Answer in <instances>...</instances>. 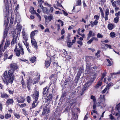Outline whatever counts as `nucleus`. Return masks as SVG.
I'll use <instances>...</instances> for the list:
<instances>
[{
  "label": "nucleus",
  "instance_id": "obj_1",
  "mask_svg": "<svg viewBox=\"0 0 120 120\" xmlns=\"http://www.w3.org/2000/svg\"><path fill=\"white\" fill-rule=\"evenodd\" d=\"M10 67V69L8 72L7 71H6L3 75L4 79L3 78H2L3 80L7 85L10 83L11 84L13 83L15 79L14 71L19 68L18 65L16 63H14L11 64Z\"/></svg>",
  "mask_w": 120,
  "mask_h": 120
},
{
  "label": "nucleus",
  "instance_id": "obj_35",
  "mask_svg": "<svg viewBox=\"0 0 120 120\" xmlns=\"http://www.w3.org/2000/svg\"><path fill=\"white\" fill-rule=\"evenodd\" d=\"M116 34L114 32H112L110 34V36L112 38H114L115 37Z\"/></svg>",
  "mask_w": 120,
  "mask_h": 120
},
{
  "label": "nucleus",
  "instance_id": "obj_14",
  "mask_svg": "<svg viewBox=\"0 0 120 120\" xmlns=\"http://www.w3.org/2000/svg\"><path fill=\"white\" fill-rule=\"evenodd\" d=\"M14 51L15 54L18 56H19L20 54V51L17 48L16 46L14 49Z\"/></svg>",
  "mask_w": 120,
  "mask_h": 120
},
{
  "label": "nucleus",
  "instance_id": "obj_63",
  "mask_svg": "<svg viewBox=\"0 0 120 120\" xmlns=\"http://www.w3.org/2000/svg\"><path fill=\"white\" fill-rule=\"evenodd\" d=\"M8 90V92L10 94H13L14 93V91L13 90H10L9 89Z\"/></svg>",
  "mask_w": 120,
  "mask_h": 120
},
{
  "label": "nucleus",
  "instance_id": "obj_23",
  "mask_svg": "<svg viewBox=\"0 0 120 120\" xmlns=\"http://www.w3.org/2000/svg\"><path fill=\"white\" fill-rule=\"evenodd\" d=\"M102 84V80H100L99 81L98 83H97V85L95 86V87L96 88H98L99 86H101Z\"/></svg>",
  "mask_w": 120,
  "mask_h": 120
},
{
  "label": "nucleus",
  "instance_id": "obj_44",
  "mask_svg": "<svg viewBox=\"0 0 120 120\" xmlns=\"http://www.w3.org/2000/svg\"><path fill=\"white\" fill-rule=\"evenodd\" d=\"M23 42L24 44L25 45L26 47L29 46V44L27 42V41H23Z\"/></svg>",
  "mask_w": 120,
  "mask_h": 120
},
{
  "label": "nucleus",
  "instance_id": "obj_24",
  "mask_svg": "<svg viewBox=\"0 0 120 120\" xmlns=\"http://www.w3.org/2000/svg\"><path fill=\"white\" fill-rule=\"evenodd\" d=\"M22 80L21 81V83L22 84V87L25 88L26 87V84L23 81V78L22 76Z\"/></svg>",
  "mask_w": 120,
  "mask_h": 120
},
{
  "label": "nucleus",
  "instance_id": "obj_56",
  "mask_svg": "<svg viewBox=\"0 0 120 120\" xmlns=\"http://www.w3.org/2000/svg\"><path fill=\"white\" fill-rule=\"evenodd\" d=\"M105 46L106 47L108 48L111 49V46L109 45H108L107 44H105Z\"/></svg>",
  "mask_w": 120,
  "mask_h": 120
},
{
  "label": "nucleus",
  "instance_id": "obj_10",
  "mask_svg": "<svg viewBox=\"0 0 120 120\" xmlns=\"http://www.w3.org/2000/svg\"><path fill=\"white\" fill-rule=\"evenodd\" d=\"M17 102L19 103H22L24 102V98L22 96L16 98Z\"/></svg>",
  "mask_w": 120,
  "mask_h": 120
},
{
  "label": "nucleus",
  "instance_id": "obj_16",
  "mask_svg": "<svg viewBox=\"0 0 120 120\" xmlns=\"http://www.w3.org/2000/svg\"><path fill=\"white\" fill-rule=\"evenodd\" d=\"M109 9H106L105 12V15L104 17L105 19V21L107 20L108 19V15L109 14Z\"/></svg>",
  "mask_w": 120,
  "mask_h": 120
},
{
  "label": "nucleus",
  "instance_id": "obj_27",
  "mask_svg": "<svg viewBox=\"0 0 120 120\" xmlns=\"http://www.w3.org/2000/svg\"><path fill=\"white\" fill-rule=\"evenodd\" d=\"M19 46L20 48V50H19L20 51V52H21V54L22 55H23L24 54V53L23 49L22 48V47L21 46V45L20 46V45H19Z\"/></svg>",
  "mask_w": 120,
  "mask_h": 120
},
{
  "label": "nucleus",
  "instance_id": "obj_21",
  "mask_svg": "<svg viewBox=\"0 0 120 120\" xmlns=\"http://www.w3.org/2000/svg\"><path fill=\"white\" fill-rule=\"evenodd\" d=\"M98 22V21L96 20H95V21L93 22L92 21H90V24H91L92 27L93 26H94L96 25L97 24Z\"/></svg>",
  "mask_w": 120,
  "mask_h": 120
},
{
  "label": "nucleus",
  "instance_id": "obj_60",
  "mask_svg": "<svg viewBox=\"0 0 120 120\" xmlns=\"http://www.w3.org/2000/svg\"><path fill=\"white\" fill-rule=\"evenodd\" d=\"M4 56L6 58H8V53L7 52H6L4 53Z\"/></svg>",
  "mask_w": 120,
  "mask_h": 120
},
{
  "label": "nucleus",
  "instance_id": "obj_40",
  "mask_svg": "<svg viewBox=\"0 0 120 120\" xmlns=\"http://www.w3.org/2000/svg\"><path fill=\"white\" fill-rule=\"evenodd\" d=\"M14 115L15 116L17 119H19L20 117V116L18 113H15L14 114Z\"/></svg>",
  "mask_w": 120,
  "mask_h": 120
},
{
  "label": "nucleus",
  "instance_id": "obj_13",
  "mask_svg": "<svg viewBox=\"0 0 120 120\" xmlns=\"http://www.w3.org/2000/svg\"><path fill=\"white\" fill-rule=\"evenodd\" d=\"M51 63V60L50 59H47L45 61V66L47 67H48L50 66V64Z\"/></svg>",
  "mask_w": 120,
  "mask_h": 120
},
{
  "label": "nucleus",
  "instance_id": "obj_50",
  "mask_svg": "<svg viewBox=\"0 0 120 120\" xmlns=\"http://www.w3.org/2000/svg\"><path fill=\"white\" fill-rule=\"evenodd\" d=\"M93 39L91 38L87 42V43L88 44H90L93 41Z\"/></svg>",
  "mask_w": 120,
  "mask_h": 120
},
{
  "label": "nucleus",
  "instance_id": "obj_3",
  "mask_svg": "<svg viewBox=\"0 0 120 120\" xmlns=\"http://www.w3.org/2000/svg\"><path fill=\"white\" fill-rule=\"evenodd\" d=\"M39 93L38 91H36L34 94H33V97L34 99V101L32 103V108H30V110L32 108H34L36 107L38 103V100L39 97Z\"/></svg>",
  "mask_w": 120,
  "mask_h": 120
},
{
  "label": "nucleus",
  "instance_id": "obj_6",
  "mask_svg": "<svg viewBox=\"0 0 120 120\" xmlns=\"http://www.w3.org/2000/svg\"><path fill=\"white\" fill-rule=\"evenodd\" d=\"M22 26L19 22L17 23V25L16 26V28L17 31V35H19L22 29Z\"/></svg>",
  "mask_w": 120,
  "mask_h": 120
},
{
  "label": "nucleus",
  "instance_id": "obj_33",
  "mask_svg": "<svg viewBox=\"0 0 120 120\" xmlns=\"http://www.w3.org/2000/svg\"><path fill=\"white\" fill-rule=\"evenodd\" d=\"M15 18L16 19H15V20L16 21H17L18 20H20V16L18 13V14L16 15Z\"/></svg>",
  "mask_w": 120,
  "mask_h": 120
},
{
  "label": "nucleus",
  "instance_id": "obj_32",
  "mask_svg": "<svg viewBox=\"0 0 120 120\" xmlns=\"http://www.w3.org/2000/svg\"><path fill=\"white\" fill-rule=\"evenodd\" d=\"M91 69H92V68H90L89 67L87 66L86 67V69L85 71L87 73H89L90 72V70H91Z\"/></svg>",
  "mask_w": 120,
  "mask_h": 120
},
{
  "label": "nucleus",
  "instance_id": "obj_41",
  "mask_svg": "<svg viewBox=\"0 0 120 120\" xmlns=\"http://www.w3.org/2000/svg\"><path fill=\"white\" fill-rule=\"evenodd\" d=\"M17 41L16 39H15V37H13L12 40L11 42V45L13 44L15 42H16Z\"/></svg>",
  "mask_w": 120,
  "mask_h": 120
},
{
  "label": "nucleus",
  "instance_id": "obj_15",
  "mask_svg": "<svg viewBox=\"0 0 120 120\" xmlns=\"http://www.w3.org/2000/svg\"><path fill=\"white\" fill-rule=\"evenodd\" d=\"M115 27V26L113 24L109 23L108 25V28L110 30L112 29Z\"/></svg>",
  "mask_w": 120,
  "mask_h": 120
},
{
  "label": "nucleus",
  "instance_id": "obj_26",
  "mask_svg": "<svg viewBox=\"0 0 120 120\" xmlns=\"http://www.w3.org/2000/svg\"><path fill=\"white\" fill-rule=\"evenodd\" d=\"M80 28L79 29V30L78 31V34L80 35H82V36L81 37H80L79 38V39L81 40V41H82V40H83V39L84 38V37L85 36V35L84 34H83L82 35L81 34H80L79 33V31H80Z\"/></svg>",
  "mask_w": 120,
  "mask_h": 120
},
{
  "label": "nucleus",
  "instance_id": "obj_25",
  "mask_svg": "<svg viewBox=\"0 0 120 120\" xmlns=\"http://www.w3.org/2000/svg\"><path fill=\"white\" fill-rule=\"evenodd\" d=\"M7 29L6 28H5V29L4 31L3 35V38L4 39H5L7 35L8 32Z\"/></svg>",
  "mask_w": 120,
  "mask_h": 120
},
{
  "label": "nucleus",
  "instance_id": "obj_36",
  "mask_svg": "<svg viewBox=\"0 0 120 120\" xmlns=\"http://www.w3.org/2000/svg\"><path fill=\"white\" fill-rule=\"evenodd\" d=\"M76 101L75 100L73 99L71 101H70L69 103L70 105L71 106L74 103H75Z\"/></svg>",
  "mask_w": 120,
  "mask_h": 120
},
{
  "label": "nucleus",
  "instance_id": "obj_43",
  "mask_svg": "<svg viewBox=\"0 0 120 120\" xmlns=\"http://www.w3.org/2000/svg\"><path fill=\"white\" fill-rule=\"evenodd\" d=\"M27 102L28 103H29L31 100V98L29 96H27Z\"/></svg>",
  "mask_w": 120,
  "mask_h": 120
},
{
  "label": "nucleus",
  "instance_id": "obj_2",
  "mask_svg": "<svg viewBox=\"0 0 120 120\" xmlns=\"http://www.w3.org/2000/svg\"><path fill=\"white\" fill-rule=\"evenodd\" d=\"M105 95H100L99 97L98 98V101L97 103V106H100L101 108L105 107L106 106V104L105 102Z\"/></svg>",
  "mask_w": 120,
  "mask_h": 120
},
{
  "label": "nucleus",
  "instance_id": "obj_29",
  "mask_svg": "<svg viewBox=\"0 0 120 120\" xmlns=\"http://www.w3.org/2000/svg\"><path fill=\"white\" fill-rule=\"evenodd\" d=\"M36 32V30H34V31H32L30 34V38H33L34 37L35 34V32Z\"/></svg>",
  "mask_w": 120,
  "mask_h": 120
},
{
  "label": "nucleus",
  "instance_id": "obj_38",
  "mask_svg": "<svg viewBox=\"0 0 120 120\" xmlns=\"http://www.w3.org/2000/svg\"><path fill=\"white\" fill-rule=\"evenodd\" d=\"M119 17L118 16L115 18L114 20V22L115 23H117L118 22Z\"/></svg>",
  "mask_w": 120,
  "mask_h": 120
},
{
  "label": "nucleus",
  "instance_id": "obj_54",
  "mask_svg": "<svg viewBox=\"0 0 120 120\" xmlns=\"http://www.w3.org/2000/svg\"><path fill=\"white\" fill-rule=\"evenodd\" d=\"M100 51H98L95 54V56H97L98 57H99L100 56L98 55L99 54Z\"/></svg>",
  "mask_w": 120,
  "mask_h": 120
},
{
  "label": "nucleus",
  "instance_id": "obj_11",
  "mask_svg": "<svg viewBox=\"0 0 120 120\" xmlns=\"http://www.w3.org/2000/svg\"><path fill=\"white\" fill-rule=\"evenodd\" d=\"M31 43L33 46H34L36 49H37L38 46L37 45V43L34 38H31Z\"/></svg>",
  "mask_w": 120,
  "mask_h": 120
},
{
  "label": "nucleus",
  "instance_id": "obj_37",
  "mask_svg": "<svg viewBox=\"0 0 120 120\" xmlns=\"http://www.w3.org/2000/svg\"><path fill=\"white\" fill-rule=\"evenodd\" d=\"M10 44V42L9 41H7L5 44V46H4V49L5 50V49L7 47H8V45H9Z\"/></svg>",
  "mask_w": 120,
  "mask_h": 120
},
{
  "label": "nucleus",
  "instance_id": "obj_30",
  "mask_svg": "<svg viewBox=\"0 0 120 120\" xmlns=\"http://www.w3.org/2000/svg\"><path fill=\"white\" fill-rule=\"evenodd\" d=\"M42 9V11L44 13H46L48 12V10L46 8L43 7Z\"/></svg>",
  "mask_w": 120,
  "mask_h": 120
},
{
  "label": "nucleus",
  "instance_id": "obj_58",
  "mask_svg": "<svg viewBox=\"0 0 120 120\" xmlns=\"http://www.w3.org/2000/svg\"><path fill=\"white\" fill-rule=\"evenodd\" d=\"M53 17L52 16L50 15L48 17V18L49 21H50L53 19Z\"/></svg>",
  "mask_w": 120,
  "mask_h": 120
},
{
  "label": "nucleus",
  "instance_id": "obj_31",
  "mask_svg": "<svg viewBox=\"0 0 120 120\" xmlns=\"http://www.w3.org/2000/svg\"><path fill=\"white\" fill-rule=\"evenodd\" d=\"M36 57L35 56L31 57L30 59V61L32 63H34L36 61Z\"/></svg>",
  "mask_w": 120,
  "mask_h": 120
},
{
  "label": "nucleus",
  "instance_id": "obj_64",
  "mask_svg": "<svg viewBox=\"0 0 120 120\" xmlns=\"http://www.w3.org/2000/svg\"><path fill=\"white\" fill-rule=\"evenodd\" d=\"M91 98L94 101V102L95 101V97L94 96L92 95L91 97Z\"/></svg>",
  "mask_w": 120,
  "mask_h": 120
},
{
  "label": "nucleus",
  "instance_id": "obj_42",
  "mask_svg": "<svg viewBox=\"0 0 120 120\" xmlns=\"http://www.w3.org/2000/svg\"><path fill=\"white\" fill-rule=\"evenodd\" d=\"M11 116V115L10 114H7L5 115V117L6 119H8Z\"/></svg>",
  "mask_w": 120,
  "mask_h": 120
},
{
  "label": "nucleus",
  "instance_id": "obj_51",
  "mask_svg": "<svg viewBox=\"0 0 120 120\" xmlns=\"http://www.w3.org/2000/svg\"><path fill=\"white\" fill-rule=\"evenodd\" d=\"M105 75V73H102V75L101 77V80H102L104 78V77Z\"/></svg>",
  "mask_w": 120,
  "mask_h": 120
},
{
  "label": "nucleus",
  "instance_id": "obj_17",
  "mask_svg": "<svg viewBox=\"0 0 120 120\" xmlns=\"http://www.w3.org/2000/svg\"><path fill=\"white\" fill-rule=\"evenodd\" d=\"M13 102L14 101L13 99H8L7 100L6 104L8 105L12 104Z\"/></svg>",
  "mask_w": 120,
  "mask_h": 120
},
{
  "label": "nucleus",
  "instance_id": "obj_18",
  "mask_svg": "<svg viewBox=\"0 0 120 120\" xmlns=\"http://www.w3.org/2000/svg\"><path fill=\"white\" fill-rule=\"evenodd\" d=\"M49 92V90L47 89V87H46L43 89V94L44 96Z\"/></svg>",
  "mask_w": 120,
  "mask_h": 120
},
{
  "label": "nucleus",
  "instance_id": "obj_57",
  "mask_svg": "<svg viewBox=\"0 0 120 120\" xmlns=\"http://www.w3.org/2000/svg\"><path fill=\"white\" fill-rule=\"evenodd\" d=\"M23 30L22 32V36H26V35L25 31L23 29Z\"/></svg>",
  "mask_w": 120,
  "mask_h": 120
},
{
  "label": "nucleus",
  "instance_id": "obj_22",
  "mask_svg": "<svg viewBox=\"0 0 120 120\" xmlns=\"http://www.w3.org/2000/svg\"><path fill=\"white\" fill-rule=\"evenodd\" d=\"M30 11L31 14H34L36 12V11L34 10V8L33 7H31L30 8Z\"/></svg>",
  "mask_w": 120,
  "mask_h": 120
},
{
  "label": "nucleus",
  "instance_id": "obj_46",
  "mask_svg": "<svg viewBox=\"0 0 120 120\" xmlns=\"http://www.w3.org/2000/svg\"><path fill=\"white\" fill-rule=\"evenodd\" d=\"M97 37L98 38H102L103 37V36L101 34L98 33L97 35Z\"/></svg>",
  "mask_w": 120,
  "mask_h": 120
},
{
  "label": "nucleus",
  "instance_id": "obj_4",
  "mask_svg": "<svg viewBox=\"0 0 120 120\" xmlns=\"http://www.w3.org/2000/svg\"><path fill=\"white\" fill-rule=\"evenodd\" d=\"M47 106L48 105H47V104H46L45 105H44L41 107V109L43 108L42 113L43 115H46L49 113L50 109L49 108L47 107Z\"/></svg>",
  "mask_w": 120,
  "mask_h": 120
},
{
  "label": "nucleus",
  "instance_id": "obj_45",
  "mask_svg": "<svg viewBox=\"0 0 120 120\" xmlns=\"http://www.w3.org/2000/svg\"><path fill=\"white\" fill-rule=\"evenodd\" d=\"M111 76H112V75H117V74H120V70L119 71H118V72H114L112 73H111Z\"/></svg>",
  "mask_w": 120,
  "mask_h": 120
},
{
  "label": "nucleus",
  "instance_id": "obj_59",
  "mask_svg": "<svg viewBox=\"0 0 120 120\" xmlns=\"http://www.w3.org/2000/svg\"><path fill=\"white\" fill-rule=\"evenodd\" d=\"M107 90V89L106 88H105L103 90L101 91V92L102 94L104 93Z\"/></svg>",
  "mask_w": 120,
  "mask_h": 120
},
{
  "label": "nucleus",
  "instance_id": "obj_8",
  "mask_svg": "<svg viewBox=\"0 0 120 120\" xmlns=\"http://www.w3.org/2000/svg\"><path fill=\"white\" fill-rule=\"evenodd\" d=\"M45 99L47 100V101H51L52 98V95L51 93H48L46 94Z\"/></svg>",
  "mask_w": 120,
  "mask_h": 120
},
{
  "label": "nucleus",
  "instance_id": "obj_5",
  "mask_svg": "<svg viewBox=\"0 0 120 120\" xmlns=\"http://www.w3.org/2000/svg\"><path fill=\"white\" fill-rule=\"evenodd\" d=\"M37 77H38L37 79L36 80L35 79L34 82H31V80L30 79L28 80L27 81V88L29 90H30V88L29 85L31 84V83H33V84H35L36 82H38L39 81L40 78V75L39 74H37L36 76Z\"/></svg>",
  "mask_w": 120,
  "mask_h": 120
},
{
  "label": "nucleus",
  "instance_id": "obj_39",
  "mask_svg": "<svg viewBox=\"0 0 120 120\" xmlns=\"http://www.w3.org/2000/svg\"><path fill=\"white\" fill-rule=\"evenodd\" d=\"M94 19L95 20L98 21V20L99 19V16L98 15H95L94 16Z\"/></svg>",
  "mask_w": 120,
  "mask_h": 120
},
{
  "label": "nucleus",
  "instance_id": "obj_55",
  "mask_svg": "<svg viewBox=\"0 0 120 120\" xmlns=\"http://www.w3.org/2000/svg\"><path fill=\"white\" fill-rule=\"evenodd\" d=\"M58 22H59L61 24V26H62L64 25L63 22L60 20H58L57 21Z\"/></svg>",
  "mask_w": 120,
  "mask_h": 120
},
{
  "label": "nucleus",
  "instance_id": "obj_28",
  "mask_svg": "<svg viewBox=\"0 0 120 120\" xmlns=\"http://www.w3.org/2000/svg\"><path fill=\"white\" fill-rule=\"evenodd\" d=\"M81 4V0H77L76 3V6H80Z\"/></svg>",
  "mask_w": 120,
  "mask_h": 120
},
{
  "label": "nucleus",
  "instance_id": "obj_61",
  "mask_svg": "<svg viewBox=\"0 0 120 120\" xmlns=\"http://www.w3.org/2000/svg\"><path fill=\"white\" fill-rule=\"evenodd\" d=\"M3 109L2 104L1 102H0V110L2 111Z\"/></svg>",
  "mask_w": 120,
  "mask_h": 120
},
{
  "label": "nucleus",
  "instance_id": "obj_47",
  "mask_svg": "<svg viewBox=\"0 0 120 120\" xmlns=\"http://www.w3.org/2000/svg\"><path fill=\"white\" fill-rule=\"evenodd\" d=\"M106 60L108 63V64H107V65L108 66H110L112 64V63L110 61V60L108 59H107Z\"/></svg>",
  "mask_w": 120,
  "mask_h": 120
},
{
  "label": "nucleus",
  "instance_id": "obj_48",
  "mask_svg": "<svg viewBox=\"0 0 120 120\" xmlns=\"http://www.w3.org/2000/svg\"><path fill=\"white\" fill-rule=\"evenodd\" d=\"M23 38V41H27L28 40V38L26 37V36H22Z\"/></svg>",
  "mask_w": 120,
  "mask_h": 120
},
{
  "label": "nucleus",
  "instance_id": "obj_12",
  "mask_svg": "<svg viewBox=\"0 0 120 120\" xmlns=\"http://www.w3.org/2000/svg\"><path fill=\"white\" fill-rule=\"evenodd\" d=\"M0 95L1 97L3 99L7 98L9 97L8 95L4 92H1L0 93Z\"/></svg>",
  "mask_w": 120,
  "mask_h": 120
},
{
  "label": "nucleus",
  "instance_id": "obj_7",
  "mask_svg": "<svg viewBox=\"0 0 120 120\" xmlns=\"http://www.w3.org/2000/svg\"><path fill=\"white\" fill-rule=\"evenodd\" d=\"M56 4L54 5V7L56 9H59L57 7L59 6L62 7V6L61 4L62 2V0H56Z\"/></svg>",
  "mask_w": 120,
  "mask_h": 120
},
{
  "label": "nucleus",
  "instance_id": "obj_34",
  "mask_svg": "<svg viewBox=\"0 0 120 120\" xmlns=\"http://www.w3.org/2000/svg\"><path fill=\"white\" fill-rule=\"evenodd\" d=\"M73 45V43H72L71 41H68L67 42V46L68 47H71Z\"/></svg>",
  "mask_w": 120,
  "mask_h": 120
},
{
  "label": "nucleus",
  "instance_id": "obj_62",
  "mask_svg": "<svg viewBox=\"0 0 120 120\" xmlns=\"http://www.w3.org/2000/svg\"><path fill=\"white\" fill-rule=\"evenodd\" d=\"M20 107H23L26 105V103H23L21 104V105H19Z\"/></svg>",
  "mask_w": 120,
  "mask_h": 120
},
{
  "label": "nucleus",
  "instance_id": "obj_9",
  "mask_svg": "<svg viewBox=\"0 0 120 120\" xmlns=\"http://www.w3.org/2000/svg\"><path fill=\"white\" fill-rule=\"evenodd\" d=\"M93 81H91V80L90 81H88L86 83H85L84 85V87L83 88L82 91L84 92V90H86V89L89 86L91 85L92 82Z\"/></svg>",
  "mask_w": 120,
  "mask_h": 120
},
{
  "label": "nucleus",
  "instance_id": "obj_49",
  "mask_svg": "<svg viewBox=\"0 0 120 120\" xmlns=\"http://www.w3.org/2000/svg\"><path fill=\"white\" fill-rule=\"evenodd\" d=\"M35 14L36 15L37 17L39 18V21H40L41 20V18L40 15L36 12Z\"/></svg>",
  "mask_w": 120,
  "mask_h": 120
},
{
  "label": "nucleus",
  "instance_id": "obj_20",
  "mask_svg": "<svg viewBox=\"0 0 120 120\" xmlns=\"http://www.w3.org/2000/svg\"><path fill=\"white\" fill-rule=\"evenodd\" d=\"M4 49L3 48V44H1L0 45V57L1 56L2 54L4 51Z\"/></svg>",
  "mask_w": 120,
  "mask_h": 120
},
{
  "label": "nucleus",
  "instance_id": "obj_19",
  "mask_svg": "<svg viewBox=\"0 0 120 120\" xmlns=\"http://www.w3.org/2000/svg\"><path fill=\"white\" fill-rule=\"evenodd\" d=\"M116 109L119 112L118 113H117L116 114V116H117L119 115V112L120 111V103L116 105Z\"/></svg>",
  "mask_w": 120,
  "mask_h": 120
},
{
  "label": "nucleus",
  "instance_id": "obj_53",
  "mask_svg": "<svg viewBox=\"0 0 120 120\" xmlns=\"http://www.w3.org/2000/svg\"><path fill=\"white\" fill-rule=\"evenodd\" d=\"M77 43L79 44L80 45H82V41H77Z\"/></svg>",
  "mask_w": 120,
  "mask_h": 120
},
{
  "label": "nucleus",
  "instance_id": "obj_52",
  "mask_svg": "<svg viewBox=\"0 0 120 120\" xmlns=\"http://www.w3.org/2000/svg\"><path fill=\"white\" fill-rule=\"evenodd\" d=\"M19 8V5L17 4V6L15 7V11L16 12L17 11V10Z\"/></svg>",
  "mask_w": 120,
  "mask_h": 120
}]
</instances>
